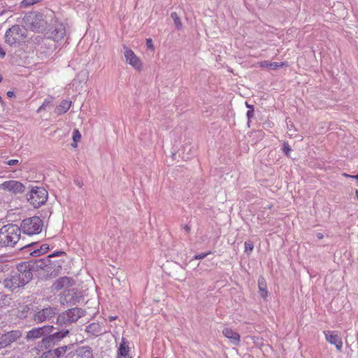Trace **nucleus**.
<instances>
[{
    "label": "nucleus",
    "mask_w": 358,
    "mask_h": 358,
    "mask_svg": "<svg viewBox=\"0 0 358 358\" xmlns=\"http://www.w3.org/2000/svg\"><path fill=\"white\" fill-rule=\"evenodd\" d=\"M33 278L32 268L28 263L19 264L15 269L4 275L2 284L7 290L15 292L23 288Z\"/></svg>",
    "instance_id": "nucleus-1"
},
{
    "label": "nucleus",
    "mask_w": 358,
    "mask_h": 358,
    "mask_svg": "<svg viewBox=\"0 0 358 358\" xmlns=\"http://www.w3.org/2000/svg\"><path fill=\"white\" fill-rule=\"evenodd\" d=\"M85 310L81 308H72L59 314L57 317V327L60 330L67 329L68 334L72 328V324L77 322L80 317L85 315Z\"/></svg>",
    "instance_id": "nucleus-2"
},
{
    "label": "nucleus",
    "mask_w": 358,
    "mask_h": 358,
    "mask_svg": "<svg viewBox=\"0 0 358 358\" xmlns=\"http://www.w3.org/2000/svg\"><path fill=\"white\" fill-rule=\"evenodd\" d=\"M19 226L8 224L0 229V248L14 247L20 240Z\"/></svg>",
    "instance_id": "nucleus-3"
},
{
    "label": "nucleus",
    "mask_w": 358,
    "mask_h": 358,
    "mask_svg": "<svg viewBox=\"0 0 358 358\" xmlns=\"http://www.w3.org/2000/svg\"><path fill=\"white\" fill-rule=\"evenodd\" d=\"M43 221L38 216L24 219L19 227L20 233L29 236L38 234L42 231Z\"/></svg>",
    "instance_id": "nucleus-4"
},
{
    "label": "nucleus",
    "mask_w": 358,
    "mask_h": 358,
    "mask_svg": "<svg viewBox=\"0 0 358 358\" xmlns=\"http://www.w3.org/2000/svg\"><path fill=\"white\" fill-rule=\"evenodd\" d=\"M27 199L35 208L43 205L48 199V192L42 187H33L27 194Z\"/></svg>",
    "instance_id": "nucleus-5"
},
{
    "label": "nucleus",
    "mask_w": 358,
    "mask_h": 358,
    "mask_svg": "<svg viewBox=\"0 0 358 358\" xmlns=\"http://www.w3.org/2000/svg\"><path fill=\"white\" fill-rule=\"evenodd\" d=\"M56 331H52L48 335H45L38 344V347L43 349H48L61 341L64 338L68 336L67 329L65 330H60L59 328L55 327Z\"/></svg>",
    "instance_id": "nucleus-6"
},
{
    "label": "nucleus",
    "mask_w": 358,
    "mask_h": 358,
    "mask_svg": "<svg viewBox=\"0 0 358 358\" xmlns=\"http://www.w3.org/2000/svg\"><path fill=\"white\" fill-rule=\"evenodd\" d=\"M58 313V308L55 306H47L43 308H37L31 317L36 324L50 322Z\"/></svg>",
    "instance_id": "nucleus-7"
},
{
    "label": "nucleus",
    "mask_w": 358,
    "mask_h": 358,
    "mask_svg": "<svg viewBox=\"0 0 358 358\" xmlns=\"http://www.w3.org/2000/svg\"><path fill=\"white\" fill-rule=\"evenodd\" d=\"M26 37L25 30L19 25H14L8 29L5 34V41L10 45L19 43Z\"/></svg>",
    "instance_id": "nucleus-8"
},
{
    "label": "nucleus",
    "mask_w": 358,
    "mask_h": 358,
    "mask_svg": "<svg viewBox=\"0 0 358 358\" xmlns=\"http://www.w3.org/2000/svg\"><path fill=\"white\" fill-rule=\"evenodd\" d=\"M26 20L34 31L43 30L47 23L45 16L41 13H31L26 17Z\"/></svg>",
    "instance_id": "nucleus-9"
},
{
    "label": "nucleus",
    "mask_w": 358,
    "mask_h": 358,
    "mask_svg": "<svg viewBox=\"0 0 358 358\" xmlns=\"http://www.w3.org/2000/svg\"><path fill=\"white\" fill-rule=\"evenodd\" d=\"M55 330V327L53 325H44L43 327L33 328L27 332L26 339L29 341L43 338L45 335L51 334Z\"/></svg>",
    "instance_id": "nucleus-10"
},
{
    "label": "nucleus",
    "mask_w": 358,
    "mask_h": 358,
    "mask_svg": "<svg viewBox=\"0 0 358 358\" xmlns=\"http://www.w3.org/2000/svg\"><path fill=\"white\" fill-rule=\"evenodd\" d=\"M29 248V251L30 252V255L34 257H39L45 253H46L49 250V245L43 244L38 248L37 242H31L27 245H23L20 244V249L24 250Z\"/></svg>",
    "instance_id": "nucleus-11"
},
{
    "label": "nucleus",
    "mask_w": 358,
    "mask_h": 358,
    "mask_svg": "<svg viewBox=\"0 0 358 358\" xmlns=\"http://www.w3.org/2000/svg\"><path fill=\"white\" fill-rule=\"evenodd\" d=\"M0 187L6 191L10 192L15 194L22 193L25 191V186L17 180H7L3 182Z\"/></svg>",
    "instance_id": "nucleus-12"
},
{
    "label": "nucleus",
    "mask_w": 358,
    "mask_h": 358,
    "mask_svg": "<svg viewBox=\"0 0 358 358\" xmlns=\"http://www.w3.org/2000/svg\"><path fill=\"white\" fill-rule=\"evenodd\" d=\"M326 341L335 345L336 348L338 351H341L343 348V341L338 333L336 331H324L323 332Z\"/></svg>",
    "instance_id": "nucleus-13"
},
{
    "label": "nucleus",
    "mask_w": 358,
    "mask_h": 358,
    "mask_svg": "<svg viewBox=\"0 0 358 358\" xmlns=\"http://www.w3.org/2000/svg\"><path fill=\"white\" fill-rule=\"evenodd\" d=\"M21 335V332L17 330L3 334L0 336V345L3 348L7 347L20 338Z\"/></svg>",
    "instance_id": "nucleus-14"
},
{
    "label": "nucleus",
    "mask_w": 358,
    "mask_h": 358,
    "mask_svg": "<svg viewBox=\"0 0 358 358\" xmlns=\"http://www.w3.org/2000/svg\"><path fill=\"white\" fill-rule=\"evenodd\" d=\"M75 285V280L70 277L64 276L58 278L52 285L53 291H59L62 289H67Z\"/></svg>",
    "instance_id": "nucleus-15"
},
{
    "label": "nucleus",
    "mask_w": 358,
    "mask_h": 358,
    "mask_svg": "<svg viewBox=\"0 0 358 358\" xmlns=\"http://www.w3.org/2000/svg\"><path fill=\"white\" fill-rule=\"evenodd\" d=\"M124 57L127 62L132 66L136 69H141L142 67V63L140 59L134 54V52L129 48H124Z\"/></svg>",
    "instance_id": "nucleus-16"
},
{
    "label": "nucleus",
    "mask_w": 358,
    "mask_h": 358,
    "mask_svg": "<svg viewBox=\"0 0 358 358\" xmlns=\"http://www.w3.org/2000/svg\"><path fill=\"white\" fill-rule=\"evenodd\" d=\"M71 345H64L55 350H49L44 352L39 358H59L66 353L68 349H71Z\"/></svg>",
    "instance_id": "nucleus-17"
},
{
    "label": "nucleus",
    "mask_w": 358,
    "mask_h": 358,
    "mask_svg": "<svg viewBox=\"0 0 358 358\" xmlns=\"http://www.w3.org/2000/svg\"><path fill=\"white\" fill-rule=\"evenodd\" d=\"M48 38L52 39L54 41L59 42L64 38L66 35V29L63 24L55 27L52 31L46 33Z\"/></svg>",
    "instance_id": "nucleus-18"
},
{
    "label": "nucleus",
    "mask_w": 358,
    "mask_h": 358,
    "mask_svg": "<svg viewBox=\"0 0 358 358\" xmlns=\"http://www.w3.org/2000/svg\"><path fill=\"white\" fill-rule=\"evenodd\" d=\"M62 269L61 264L57 262H52V265H48L45 271V278H53L57 277Z\"/></svg>",
    "instance_id": "nucleus-19"
},
{
    "label": "nucleus",
    "mask_w": 358,
    "mask_h": 358,
    "mask_svg": "<svg viewBox=\"0 0 358 358\" xmlns=\"http://www.w3.org/2000/svg\"><path fill=\"white\" fill-rule=\"evenodd\" d=\"M78 358H93V351L91 347L80 346L73 350Z\"/></svg>",
    "instance_id": "nucleus-20"
},
{
    "label": "nucleus",
    "mask_w": 358,
    "mask_h": 358,
    "mask_svg": "<svg viewBox=\"0 0 358 358\" xmlns=\"http://www.w3.org/2000/svg\"><path fill=\"white\" fill-rule=\"evenodd\" d=\"M129 347L128 341L122 337L121 343L117 350V357H132L129 355Z\"/></svg>",
    "instance_id": "nucleus-21"
},
{
    "label": "nucleus",
    "mask_w": 358,
    "mask_h": 358,
    "mask_svg": "<svg viewBox=\"0 0 358 358\" xmlns=\"http://www.w3.org/2000/svg\"><path fill=\"white\" fill-rule=\"evenodd\" d=\"M223 335L229 339L231 343L234 345H237L240 342V336L236 331H234L229 328H224L222 331Z\"/></svg>",
    "instance_id": "nucleus-22"
},
{
    "label": "nucleus",
    "mask_w": 358,
    "mask_h": 358,
    "mask_svg": "<svg viewBox=\"0 0 358 358\" xmlns=\"http://www.w3.org/2000/svg\"><path fill=\"white\" fill-rule=\"evenodd\" d=\"M259 66L264 69L276 70L278 68L287 66V62H271L269 61H262L259 63Z\"/></svg>",
    "instance_id": "nucleus-23"
},
{
    "label": "nucleus",
    "mask_w": 358,
    "mask_h": 358,
    "mask_svg": "<svg viewBox=\"0 0 358 358\" xmlns=\"http://www.w3.org/2000/svg\"><path fill=\"white\" fill-rule=\"evenodd\" d=\"M48 265H52V260L49 259V258L46 257L45 258L36 260L34 265H31V268L32 270L34 268H37L42 269L45 271Z\"/></svg>",
    "instance_id": "nucleus-24"
},
{
    "label": "nucleus",
    "mask_w": 358,
    "mask_h": 358,
    "mask_svg": "<svg viewBox=\"0 0 358 358\" xmlns=\"http://www.w3.org/2000/svg\"><path fill=\"white\" fill-rule=\"evenodd\" d=\"M73 291L74 289L69 290L68 293L66 294V299L71 305H76L77 303H79L82 298L80 293H77Z\"/></svg>",
    "instance_id": "nucleus-25"
},
{
    "label": "nucleus",
    "mask_w": 358,
    "mask_h": 358,
    "mask_svg": "<svg viewBox=\"0 0 358 358\" xmlns=\"http://www.w3.org/2000/svg\"><path fill=\"white\" fill-rule=\"evenodd\" d=\"M71 106V101L63 100L61 103L55 108V112L58 115H62L68 111Z\"/></svg>",
    "instance_id": "nucleus-26"
},
{
    "label": "nucleus",
    "mask_w": 358,
    "mask_h": 358,
    "mask_svg": "<svg viewBox=\"0 0 358 358\" xmlns=\"http://www.w3.org/2000/svg\"><path fill=\"white\" fill-rule=\"evenodd\" d=\"M258 287L260 296L266 299L268 295L267 284L266 280L263 277H259L258 279Z\"/></svg>",
    "instance_id": "nucleus-27"
},
{
    "label": "nucleus",
    "mask_w": 358,
    "mask_h": 358,
    "mask_svg": "<svg viewBox=\"0 0 358 358\" xmlns=\"http://www.w3.org/2000/svg\"><path fill=\"white\" fill-rule=\"evenodd\" d=\"M171 17L173 20L176 29L181 30L182 29V23L178 13L176 12L171 13Z\"/></svg>",
    "instance_id": "nucleus-28"
},
{
    "label": "nucleus",
    "mask_w": 358,
    "mask_h": 358,
    "mask_svg": "<svg viewBox=\"0 0 358 358\" xmlns=\"http://www.w3.org/2000/svg\"><path fill=\"white\" fill-rule=\"evenodd\" d=\"M8 296L5 293L0 292V308L6 306L8 303Z\"/></svg>",
    "instance_id": "nucleus-29"
},
{
    "label": "nucleus",
    "mask_w": 358,
    "mask_h": 358,
    "mask_svg": "<svg viewBox=\"0 0 358 358\" xmlns=\"http://www.w3.org/2000/svg\"><path fill=\"white\" fill-rule=\"evenodd\" d=\"M43 1V0H23L22 1V5L24 7H29V6H33L37 3L41 2Z\"/></svg>",
    "instance_id": "nucleus-30"
},
{
    "label": "nucleus",
    "mask_w": 358,
    "mask_h": 358,
    "mask_svg": "<svg viewBox=\"0 0 358 358\" xmlns=\"http://www.w3.org/2000/svg\"><path fill=\"white\" fill-rule=\"evenodd\" d=\"M99 325L96 323H92L87 327V331L88 332H92L93 334L98 332Z\"/></svg>",
    "instance_id": "nucleus-31"
},
{
    "label": "nucleus",
    "mask_w": 358,
    "mask_h": 358,
    "mask_svg": "<svg viewBox=\"0 0 358 358\" xmlns=\"http://www.w3.org/2000/svg\"><path fill=\"white\" fill-rule=\"evenodd\" d=\"M72 138L75 143H78L80 140L81 134L78 129L73 130Z\"/></svg>",
    "instance_id": "nucleus-32"
},
{
    "label": "nucleus",
    "mask_w": 358,
    "mask_h": 358,
    "mask_svg": "<svg viewBox=\"0 0 358 358\" xmlns=\"http://www.w3.org/2000/svg\"><path fill=\"white\" fill-rule=\"evenodd\" d=\"M210 253V252H204V253H201V254L196 255L194 257V259H204L205 257H207Z\"/></svg>",
    "instance_id": "nucleus-33"
},
{
    "label": "nucleus",
    "mask_w": 358,
    "mask_h": 358,
    "mask_svg": "<svg viewBox=\"0 0 358 358\" xmlns=\"http://www.w3.org/2000/svg\"><path fill=\"white\" fill-rule=\"evenodd\" d=\"M65 252L64 251H56L53 253H52L51 255H49L48 256H47L49 259H51L52 257H58V256H60L63 254H64Z\"/></svg>",
    "instance_id": "nucleus-34"
},
{
    "label": "nucleus",
    "mask_w": 358,
    "mask_h": 358,
    "mask_svg": "<svg viewBox=\"0 0 358 358\" xmlns=\"http://www.w3.org/2000/svg\"><path fill=\"white\" fill-rule=\"evenodd\" d=\"M146 46L148 49H150L152 50H154V45L152 38L146 39Z\"/></svg>",
    "instance_id": "nucleus-35"
},
{
    "label": "nucleus",
    "mask_w": 358,
    "mask_h": 358,
    "mask_svg": "<svg viewBox=\"0 0 358 358\" xmlns=\"http://www.w3.org/2000/svg\"><path fill=\"white\" fill-rule=\"evenodd\" d=\"M254 111L253 106L248 104V117L250 118L252 115L251 114Z\"/></svg>",
    "instance_id": "nucleus-36"
},
{
    "label": "nucleus",
    "mask_w": 358,
    "mask_h": 358,
    "mask_svg": "<svg viewBox=\"0 0 358 358\" xmlns=\"http://www.w3.org/2000/svg\"><path fill=\"white\" fill-rule=\"evenodd\" d=\"M283 150L287 155H289V152L291 151V148L287 143L284 144Z\"/></svg>",
    "instance_id": "nucleus-37"
},
{
    "label": "nucleus",
    "mask_w": 358,
    "mask_h": 358,
    "mask_svg": "<svg viewBox=\"0 0 358 358\" xmlns=\"http://www.w3.org/2000/svg\"><path fill=\"white\" fill-rule=\"evenodd\" d=\"M17 163H18L17 159H10L6 162V164L9 166H14V165H16Z\"/></svg>",
    "instance_id": "nucleus-38"
},
{
    "label": "nucleus",
    "mask_w": 358,
    "mask_h": 358,
    "mask_svg": "<svg viewBox=\"0 0 358 358\" xmlns=\"http://www.w3.org/2000/svg\"><path fill=\"white\" fill-rule=\"evenodd\" d=\"M343 176L344 177H347V178H355V179H357L358 180V174L357 175H355V176H352V175H350V174H348V173H343Z\"/></svg>",
    "instance_id": "nucleus-39"
},
{
    "label": "nucleus",
    "mask_w": 358,
    "mask_h": 358,
    "mask_svg": "<svg viewBox=\"0 0 358 358\" xmlns=\"http://www.w3.org/2000/svg\"><path fill=\"white\" fill-rule=\"evenodd\" d=\"M6 55V52L5 51L3 50V48H1L0 46V57L1 58H3Z\"/></svg>",
    "instance_id": "nucleus-40"
},
{
    "label": "nucleus",
    "mask_w": 358,
    "mask_h": 358,
    "mask_svg": "<svg viewBox=\"0 0 358 358\" xmlns=\"http://www.w3.org/2000/svg\"><path fill=\"white\" fill-rule=\"evenodd\" d=\"M6 95L8 97L12 98V97L15 96V93L12 91H8V92H7Z\"/></svg>",
    "instance_id": "nucleus-41"
},
{
    "label": "nucleus",
    "mask_w": 358,
    "mask_h": 358,
    "mask_svg": "<svg viewBox=\"0 0 358 358\" xmlns=\"http://www.w3.org/2000/svg\"><path fill=\"white\" fill-rule=\"evenodd\" d=\"M183 229H184V230H185L186 232H187V233H189V231H190V227H189L187 224L185 225V226L183 227Z\"/></svg>",
    "instance_id": "nucleus-42"
},
{
    "label": "nucleus",
    "mask_w": 358,
    "mask_h": 358,
    "mask_svg": "<svg viewBox=\"0 0 358 358\" xmlns=\"http://www.w3.org/2000/svg\"><path fill=\"white\" fill-rule=\"evenodd\" d=\"M47 106V103L45 102H44L41 106L40 108H38V111L39 110H41L43 109H45V106Z\"/></svg>",
    "instance_id": "nucleus-43"
},
{
    "label": "nucleus",
    "mask_w": 358,
    "mask_h": 358,
    "mask_svg": "<svg viewBox=\"0 0 358 358\" xmlns=\"http://www.w3.org/2000/svg\"><path fill=\"white\" fill-rule=\"evenodd\" d=\"M75 182H76V184L77 185H78L80 187H81L83 186V182H79L78 180H76V181H75Z\"/></svg>",
    "instance_id": "nucleus-44"
},
{
    "label": "nucleus",
    "mask_w": 358,
    "mask_h": 358,
    "mask_svg": "<svg viewBox=\"0 0 358 358\" xmlns=\"http://www.w3.org/2000/svg\"><path fill=\"white\" fill-rule=\"evenodd\" d=\"M317 237L319 238V239H322L323 238V234L322 233H318L317 234Z\"/></svg>",
    "instance_id": "nucleus-45"
},
{
    "label": "nucleus",
    "mask_w": 358,
    "mask_h": 358,
    "mask_svg": "<svg viewBox=\"0 0 358 358\" xmlns=\"http://www.w3.org/2000/svg\"><path fill=\"white\" fill-rule=\"evenodd\" d=\"M72 147L77 148V143L73 142V143L72 144Z\"/></svg>",
    "instance_id": "nucleus-46"
},
{
    "label": "nucleus",
    "mask_w": 358,
    "mask_h": 358,
    "mask_svg": "<svg viewBox=\"0 0 358 358\" xmlns=\"http://www.w3.org/2000/svg\"><path fill=\"white\" fill-rule=\"evenodd\" d=\"M243 245H244V250H245V252H246V241L244 242Z\"/></svg>",
    "instance_id": "nucleus-47"
},
{
    "label": "nucleus",
    "mask_w": 358,
    "mask_h": 358,
    "mask_svg": "<svg viewBox=\"0 0 358 358\" xmlns=\"http://www.w3.org/2000/svg\"><path fill=\"white\" fill-rule=\"evenodd\" d=\"M0 103H3V99H2V98H1V96H0Z\"/></svg>",
    "instance_id": "nucleus-48"
},
{
    "label": "nucleus",
    "mask_w": 358,
    "mask_h": 358,
    "mask_svg": "<svg viewBox=\"0 0 358 358\" xmlns=\"http://www.w3.org/2000/svg\"><path fill=\"white\" fill-rule=\"evenodd\" d=\"M2 80H3V78H2V76L0 75V83L2 81Z\"/></svg>",
    "instance_id": "nucleus-49"
},
{
    "label": "nucleus",
    "mask_w": 358,
    "mask_h": 358,
    "mask_svg": "<svg viewBox=\"0 0 358 358\" xmlns=\"http://www.w3.org/2000/svg\"><path fill=\"white\" fill-rule=\"evenodd\" d=\"M253 249V245L250 246V250H252Z\"/></svg>",
    "instance_id": "nucleus-50"
},
{
    "label": "nucleus",
    "mask_w": 358,
    "mask_h": 358,
    "mask_svg": "<svg viewBox=\"0 0 358 358\" xmlns=\"http://www.w3.org/2000/svg\"><path fill=\"white\" fill-rule=\"evenodd\" d=\"M118 358H125V357H118ZM126 358H132V357H126Z\"/></svg>",
    "instance_id": "nucleus-51"
}]
</instances>
